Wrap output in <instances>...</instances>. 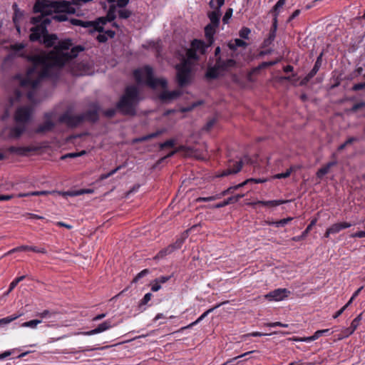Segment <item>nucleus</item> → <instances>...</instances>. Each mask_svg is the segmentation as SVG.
Segmentation results:
<instances>
[{"mask_svg": "<svg viewBox=\"0 0 365 365\" xmlns=\"http://www.w3.org/2000/svg\"><path fill=\"white\" fill-rule=\"evenodd\" d=\"M25 48L23 43L11 44L9 48L15 53L9 54L6 60L12 58L17 55L26 58L32 63L26 73V76L21 81L22 87L36 88L44 78H51L55 75V70L63 68L67 63L77 58L79 53L84 51L86 48L82 45H73L71 38L60 40L54 51L40 54L26 55L21 52Z\"/></svg>", "mask_w": 365, "mask_h": 365, "instance_id": "f257e3e1", "label": "nucleus"}, {"mask_svg": "<svg viewBox=\"0 0 365 365\" xmlns=\"http://www.w3.org/2000/svg\"><path fill=\"white\" fill-rule=\"evenodd\" d=\"M53 11L55 12L75 14V9L65 0H36L33 7V11L34 13H40L41 15L33 16L31 19L30 22L34 26L30 29L31 33L29 35V40L31 42L38 41L42 43L46 48L54 46V50L58 36L56 34L48 33L47 26L51 23V19L45 16L50 14Z\"/></svg>", "mask_w": 365, "mask_h": 365, "instance_id": "f03ea898", "label": "nucleus"}, {"mask_svg": "<svg viewBox=\"0 0 365 365\" xmlns=\"http://www.w3.org/2000/svg\"><path fill=\"white\" fill-rule=\"evenodd\" d=\"M141 100L138 87L130 85L125 88L123 95L116 103L115 108L123 115L135 116L137 114V107Z\"/></svg>", "mask_w": 365, "mask_h": 365, "instance_id": "7ed1b4c3", "label": "nucleus"}, {"mask_svg": "<svg viewBox=\"0 0 365 365\" xmlns=\"http://www.w3.org/2000/svg\"><path fill=\"white\" fill-rule=\"evenodd\" d=\"M175 69L177 71L176 81L178 86L182 88L190 84L192 79V70L188 60L183 58L180 63L175 66Z\"/></svg>", "mask_w": 365, "mask_h": 365, "instance_id": "20e7f679", "label": "nucleus"}, {"mask_svg": "<svg viewBox=\"0 0 365 365\" xmlns=\"http://www.w3.org/2000/svg\"><path fill=\"white\" fill-rule=\"evenodd\" d=\"M70 21L73 26H79L88 29V31L90 33H93V31H98L100 33L104 32L103 25L107 22H109L108 20H107L106 16L100 17L93 21L71 18Z\"/></svg>", "mask_w": 365, "mask_h": 365, "instance_id": "39448f33", "label": "nucleus"}, {"mask_svg": "<svg viewBox=\"0 0 365 365\" xmlns=\"http://www.w3.org/2000/svg\"><path fill=\"white\" fill-rule=\"evenodd\" d=\"M143 71L146 76V84L152 88H155L158 86H161L165 88L168 86V82L165 79L156 78L153 76V70L150 66H145L143 68Z\"/></svg>", "mask_w": 365, "mask_h": 365, "instance_id": "423d86ee", "label": "nucleus"}, {"mask_svg": "<svg viewBox=\"0 0 365 365\" xmlns=\"http://www.w3.org/2000/svg\"><path fill=\"white\" fill-rule=\"evenodd\" d=\"M32 113L33 108L31 106H21L16 110L14 120L19 124L25 125L30 120Z\"/></svg>", "mask_w": 365, "mask_h": 365, "instance_id": "0eeeda50", "label": "nucleus"}, {"mask_svg": "<svg viewBox=\"0 0 365 365\" xmlns=\"http://www.w3.org/2000/svg\"><path fill=\"white\" fill-rule=\"evenodd\" d=\"M90 110L81 114L82 117V123L87 121L91 123H96L99 120L98 112L100 111V106L98 103H92L90 104Z\"/></svg>", "mask_w": 365, "mask_h": 365, "instance_id": "6e6552de", "label": "nucleus"}, {"mask_svg": "<svg viewBox=\"0 0 365 365\" xmlns=\"http://www.w3.org/2000/svg\"><path fill=\"white\" fill-rule=\"evenodd\" d=\"M58 122L66 124L68 128H76L82 123L81 114L73 115L68 112H65L58 118Z\"/></svg>", "mask_w": 365, "mask_h": 365, "instance_id": "1a4fd4ad", "label": "nucleus"}, {"mask_svg": "<svg viewBox=\"0 0 365 365\" xmlns=\"http://www.w3.org/2000/svg\"><path fill=\"white\" fill-rule=\"evenodd\" d=\"M351 225V223L347 222H337L333 224L331 226L327 229L324 237L328 238L330 236V235L339 233L341 230L349 228Z\"/></svg>", "mask_w": 365, "mask_h": 365, "instance_id": "9d476101", "label": "nucleus"}, {"mask_svg": "<svg viewBox=\"0 0 365 365\" xmlns=\"http://www.w3.org/2000/svg\"><path fill=\"white\" fill-rule=\"evenodd\" d=\"M40 147L38 146H26V147H16L10 146L7 148V151L10 153H16L21 156L26 155L29 152L38 151Z\"/></svg>", "mask_w": 365, "mask_h": 365, "instance_id": "9b49d317", "label": "nucleus"}, {"mask_svg": "<svg viewBox=\"0 0 365 365\" xmlns=\"http://www.w3.org/2000/svg\"><path fill=\"white\" fill-rule=\"evenodd\" d=\"M332 333H333V331H331L330 329H321V330H317V331H315L314 334L311 336L303 337V338L294 337V338H293V340L295 341L309 342V341H314L323 335L329 336Z\"/></svg>", "mask_w": 365, "mask_h": 365, "instance_id": "f8f14e48", "label": "nucleus"}, {"mask_svg": "<svg viewBox=\"0 0 365 365\" xmlns=\"http://www.w3.org/2000/svg\"><path fill=\"white\" fill-rule=\"evenodd\" d=\"M113 325L111 324L110 320H106L103 322V323L100 324L96 329L88 331H83L81 332V334L85 335V336H91L96 334H99L101 332H103L110 328H112Z\"/></svg>", "mask_w": 365, "mask_h": 365, "instance_id": "ddd939ff", "label": "nucleus"}, {"mask_svg": "<svg viewBox=\"0 0 365 365\" xmlns=\"http://www.w3.org/2000/svg\"><path fill=\"white\" fill-rule=\"evenodd\" d=\"M291 200H268V201H263V200H257L256 202H252L247 203L248 205L255 207L257 205H262L263 206L272 207H277L280 205L286 204Z\"/></svg>", "mask_w": 365, "mask_h": 365, "instance_id": "4468645a", "label": "nucleus"}, {"mask_svg": "<svg viewBox=\"0 0 365 365\" xmlns=\"http://www.w3.org/2000/svg\"><path fill=\"white\" fill-rule=\"evenodd\" d=\"M181 94L182 92L178 90L173 91H164L160 93L159 99L163 103H168L173 100L177 99Z\"/></svg>", "mask_w": 365, "mask_h": 365, "instance_id": "2eb2a0df", "label": "nucleus"}, {"mask_svg": "<svg viewBox=\"0 0 365 365\" xmlns=\"http://www.w3.org/2000/svg\"><path fill=\"white\" fill-rule=\"evenodd\" d=\"M26 131V125L19 124L10 128L8 139H19Z\"/></svg>", "mask_w": 365, "mask_h": 365, "instance_id": "dca6fc26", "label": "nucleus"}, {"mask_svg": "<svg viewBox=\"0 0 365 365\" xmlns=\"http://www.w3.org/2000/svg\"><path fill=\"white\" fill-rule=\"evenodd\" d=\"M289 293V291H288L287 289H277L272 292H270L268 294L266 295V297L270 299L279 301L287 297Z\"/></svg>", "mask_w": 365, "mask_h": 365, "instance_id": "f3484780", "label": "nucleus"}, {"mask_svg": "<svg viewBox=\"0 0 365 365\" xmlns=\"http://www.w3.org/2000/svg\"><path fill=\"white\" fill-rule=\"evenodd\" d=\"M215 63L221 71H227L236 66V61L232 58L223 60L220 56L216 58Z\"/></svg>", "mask_w": 365, "mask_h": 365, "instance_id": "a211bd4d", "label": "nucleus"}, {"mask_svg": "<svg viewBox=\"0 0 365 365\" xmlns=\"http://www.w3.org/2000/svg\"><path fill=\"white\" fill-rule=\"evenodd\" d=\"M20 251H32L34 252L43 253V254L46 253V250L44 248H38L37 247L22 245V246H19L16 248H14L11 250L9 251L6 254V255H10V254L16 252H20Z\"/></svg>", "mask_w": 365, "mask_h": 365, "instance_id": "6ab92c4d", "label": "nucleus"}, {"mask_svg": "<svg viewBox=\"0 0 365 365\" xmlns=\"http://www.w3.org/2000/svg\"><path fill=\"white\" fill-rule=\"evenodd\" d=\"M67 14H72L68 12H55L53 11L50 14L46 15V16L51 19V21L54 20L58 22L68 21L71 24H72L70 21L71 19H68Z\"/></svg>", "mask_w": 365, "mask_h": 365, "instance_id": "aec40b11", "label": "nucleus"}, {"mask_svg": "<svg viewBox=\"0 0 365 365\" xmlns=\"http://www.w3.org/2000/svg\"><path fill=\"white\" fill-rule=\"evenodd\" d=\"M245 196V194H237L236 195L231 196L224 201L217 203L214 205L215 208H221L230 204L237 202L242 197Z\"/></svg>", "mask_w": 365, "mask_h": 365, "instance_id": "412c9836", "label": "nucleus"}, {"mask_svg": "<svg viewBox=\"0 0 365 365\" xmlns=\"http://www.w3.org/2000/svg\"><path fill=\"white\" fill-rule=\"evenodd\" d=\"M55 125V123L52 120H45L43 123L39 125L35 129V133L41 134L50 132L54 128Z\"/></svg>", "mask_w": 365, "mask_h": 365, "instance_id": "4be33fe9", "label": "nucleus"}, {"mask_svg": "<svg viewBox=\"0 0 365 365\" xmlns=\"http://www.w3.org/2000/svg\"><path fill=\"white\" fill-rule=\"evenodd\" d=\"M243 163L242 160L235 162L234 164L233 168H227L225 170H223L220 175H218V177H225L231 174H236L238 172H240L242 168Z\"/></svg>", "mask_w": 365, "mask_h": 365, "instance_id": "5701e85b", "label": "nucleus"}, {"mask_svg": "<svg viewBox=\"0 0 365 365\" xmlns=\"http://www.w3.org/2000/svg\"><path fill=\"white\" fill-rule=\"evenodd\" d=\"M210 46V43H208V45H206L203 41L198 39H194L191 42V47L196 51H199L201 54H205L206 52V49Z\"/></svg>", "mask_w": 365, "mask_h": 365, "instance_id": "b1692460", "label": "nucleus"}, {"mask_svg": "<svg viewBox=\"0 0 365 365\" xmlns=\"http://www.w3.org/2000/svg\"><path fill=\"white\" fill-rule=\"evenodd\" d=\"M221 16V11L219 8H217L215 10L210 12L208 14V18L210 21V24L214 26L218 27L220 24V19Z\"/></svg>", "mask_w": 365, "mask_h": 365, "instance_id": "393cba45", "label": "nucleus"}, {"mask_svg": "<svg viewBox=\"0 0 365 365\" xmlns=\"http://www.w3.org/2000/svg\"><path fill=\"white\" fill-rule=\"evenodd\" d=\"M336 164L337 161L333 160L329 162L324 166L319 168L316 173L317 178L322 179V178L329 172L330 168H332L333 166H335Z\"/></svg>", "mask_w": 365, "mask_h": 365, "instance_id": "a878e982", "label": "nucleus"}, {"mask_svg": "<svg viewBox=\"0 0 365 365\" xmlns=\"http://www.w3.org/2000/svg\"><path fill=\"white\" fill-rule=\"evenodd\" d=\"M220 68L217 66V63L213 66H209L205 73V78L209 80L216 79L219 77L220 73Z\"/></svg>", "mask_w": 365, "mask_h": 365, "instance_id": "bb28decb", "label": "nucleus"}, {"mask_svg": "<svg viewBox=\"0 0 365 365\" xmlns=\"http://www.w3.org/2000/svg\"><path fill=\"white\" fill-rule=\"evenodd\" d=\"M225 302H223V304ZM222 304V303L217 304L214 307L207 309L197 320H195V322H192L189 325L183 327L182 329H189V328L192 327L194 325H195V324H198L200 322H201L204 318H205L210 313L212 312L215 309L220 307Z\"/></svg>", "mask_w": 365, "mask_h": 365, "instance_id": "cd10ccee", "label": "nucleus"}, {"mask_svg": "<svg viewBox=\"0 0 365 365\" xmlns=\"http://www.w3.org/2000/svg\"><path fill=\"white\" fill-rule=\"evenodd\" d=\"M216 28V26H214L212 24H208L205 28V36L208 41V43H210V45H211L214 41L213 36L215 33Z\"/></svg>", "mask_w": 365, "mask_h": 365, "instance_id": "c85d7f7f", "label": "nucleus"}, {"mask_svg": "<svg viewBox=\"0 0 365 365\" xmlns=\"http://www.w3.org/2000/svg\"><path fill=\"white\" fill-rule=\"evenodd\" d=\"M162 133H163L162 130H157L156 132H154V133H150V134L141 136L140 138H135V139L133 140V142L134 143H141V142L147 141V140H149L150 139L157 138L158 136H159Z\"/></svg>", "mask_w": 365, "mask_h": 365, "instance_id": "c756f323", "label": "nucleus"}, {"mask_svg": "<svg viewBox=\"0 0 365 365\" xmlns=\"http://www.w3.org/2000/svg\"><path fill=\"white\" fill-rule=\"evenodd\" d=\"M277 29V14H275L274 17L273 19L272 25L269 30V36L267 37L272 41H274V40L276 37Z\"/></svg>", "mask_w": 365, "mask_h": 365, "instance_id": "7c9ffc66", "label": "nucleus"}, {"mask_svg": "<svg viewBox=\"0 0 365 365\" xmlns=\"http://www.w3.org/2000/svg\"><path fill=\"white\" fill-rule=\"evenodd\" d=\"M245 185V182L240 183L235 186H231L228 187L227 190H225L222 192L217 194V196H219V199H220L222 197L225 196L227 195L232 193L235 190H238L239 188L243 187Z\"/></svg>", "mask_w": 365, "mask_h": 365, "instance_id": "2f4dec72", "label": "nucleus"}, {"mask_svg": "<svg viewBox=\"0 0 365 365\" xmlns=\"http://www.w3.org/2000/svg\"><path fill=\"white\" fill-rule=\"evenodd\" d=\"M322 56H323V52H322L319 56L317 58V60L315 61V63L312 68V69L309 71L311 73V75L313 74L315 76L317 72L319 71L320 67L322 66Z\"/></svg>", "mask_w": 365, "mask_h": 365, "instance_id": "473e14b6", "label": "nucleus"}, {"mask_svg": "<svg viewBox=\"0 0 365 365\" xmlns=\"http://www.w3.org/2000/svg\"><path fill=\"white\" fill-rule=\"evenodd\" d=\"M186 56L187 58L185 60H188V63L190 65V61L194 60L197 61L199 59V56L197 54V51L193 49L192 47L190 48H187L186 51Z\"/></svg>", "mask_w": 365, "mask_h": 365, "instance_id": "72a5a7b5", "label": "nucleus"}, {"mask_svg": "<svg viewBox=\"0 0 365 365\" xmlns=\"http://www.w3.org/2000/svg\"><path fill=\"white\" fill-rule=\"evenodd\" d=\"M26 278V275H22L21 277H16L14 280H13L9 284V288L8 291L4 294V295H8L16 286L17 284L23 281Z\"/></svg>", "mask_w": 365, "mask_h": 365, "instance_id": "f704fd0d", "label": "nucleus"}, {"mask_svg": "<svg viewBox=\"0 0 365 365\" xmlns=\"http://www.w3.org/2000/svg\"><path fill=\"white\" fill-rule=\"evenodd\" d=\"M115 11L116 6L114 4L110 5L106 16L108 21H113L116 18Z\"/></svg>", "mask_w": 365, "mask_h": 365, "instance_id": "c9c22d12", "label": "nucleus"}, {"mask_svg": "<svg viewBox=\"0 0 365 365\" xmlns=\"http://www.w3.org/2000/svg\"><path fill=\"white\" fill-rule=\"evenodd\" d=\"M21 316V314H13L5 318L0 319V327L11 323Z\"/></svg>", "mask_w": 365, "mask_h": 365, "instance_id": "e433bc0d", "label": "nucleus"}, {"mask_svg": "<svg viewBox=\"0 0 365 365\" xmlns=\"http://www.w3.org/2000/svg\"><path fill=\"white\" fill-rule=\"evenodd\" d=\"M24 16L23 11H21L20 9H16L14 11V16H13V21L16 27V29L20 31L19 26H17V21L18 19L21 18Z\"/></svg>", "mask_w": 365, "mask_h": 365, "instance_id": "4c0bfd02", "label": "nucleus"}, {"mask_svg": "<svg viewBox=\"0 0 365 365\" xmlns=\"http://www.w3.org/2000/svg\"><path fill=\"white\" fill-rule=\"evenodd\" d=\"M41 323V320L39 319H33L29 322H26L21 324V327H30L32 329H35L36 326Z\"/></svg>", "mask_w": 365, "mask_h": 365, "instance_id": "58836bf2", "label": "nucleus"}, {"mask_svg": "<svg viewBox=\"0 0 365 365\" xmlns=\"http://www.w3.org/2000/svg\"><path fill=\"white\" fill-rule=\"evenodd\" d=\"M358 140L357 138L355 137H350L343 144L340 145L338 147V150L341 151L343 150L347 145H351L354 142H356Z\"/></svg>", "mask_w": 365, "mask_h": 365, "instance_id": "ea45409f", "label": "nucleus"}, {"mask_svg": "<svg viewBox=\"0 0 365 365\" xmlns=\"http://www.w3.org/2000/svg\"><path fill=\"white\" fill-rule=\"evenodd\" d=\"M173 252V248L168 246L167 248L160 250L155 256V258H158V259L163 258L165 256H166L167 255L170 254Z\"/></svg>", "mask_w": 365, "mask_h": 365, "instance_id": "a19ab883", "label": "nucleus"}, {"mask_svg": "<svg viewBox=\"0 0 365 365\" xmlns=\"http://www.w3.org/2000/svg\"><path fill=\"white\" fill-rule=\"evenodd\" d=\"M251 33L250 29L247 27H242L239 31V36L243 39H248L249 35Z\"/></svg>", "mask_w": 365, "mask_h": 365, "instance_id": "79ce46f5", "label": "nucleus"}, {"mask_svg": "<svg viewBox=\"0 0 365 365\" xmlns=\"http://www.w3.org/2000/svg\"><path fill=\"white\" fill-rule=\"evenodd\" d=\"M132 15V12L128 9H120L118 11V16L120 19H127Z\"/></svg>", "mask_w": 365, "mask_h": 365, "instance_id": "37998d69", "label": "nucleus"}, {"mask_svg": "<svg viewBox=\"0 0 365 365\" xmlns=\"http://www.w3.org/2000/svg\"><path fill=\"white\" fill-rule=\"evenodd\" d=\"M150 273V270L148 269H145L143 270H142L140 272H139L135 277L134 279H133L132 282L133 283H136L138 282L140 279H141L142 277L146 276L147 274H148Z\"/></svg>", "mask_w": 365, "mask_h": 365, "instance_id": "c03bdc74", "label": "nucleus"}, {"mask_svg": "<svg viewBox=\"0 0 365 365\" xmlns=\"http://www.w3.org/2000/svg\"><path fill=\"white\" fill-rule=\"evenodd\" d=\"M286 2V0H279L276 4L273 6L272 11L274 13V16L275 14H279V10L282 8Z\"/></svg>", "mask_w": 365, "mask_h": 365, "instance_id": "a18cd8bd", "label": "nucleus"}, {"mask_svg": "<svg viewBox=\"0 0 365 365\" xmlns=\"http://www.w3.org/2000/svg\"><path fill=\"white\" fill-rule=\"evenodd\" d=\"M292 219H293L292 217H287V218H284V219H282V220L276 221V222H273L272 223H274L276 227H284L286 225H287L289 222H291L292 220Z\"/></svg>", "mask_w": 365, "mask_h": 365, "instance_id": "49530a36", "label": "nucleus"}, {"mask_svg": "<svg viewBox=\"0 0 365 365\" xmlns=\"http://www.w3.org/2000/svg\"><path fill=\"white\" fill-rule=\"evenodd\" d=\"M219 200V196H217V195L210 196V197H200L196 199V202H210V201H214V200Z\"/></svg>", "mask_w": 365, "mask_h": 365, "instance_id": "de8ad7c7", "label": "nucleus"}, {"mask_svg": "<svg viewBox=\"0 0 365 365\" xmlns=\"http://www.w3.org/2000/svg\"><path fill=\"white\" fill-rule=\"evenodd\" d=\"M364 108H365V102L361 101V102H359V103H355L354 105H353V106L349 109V111L351 113H356L359 110H361Z\"/></svg>", "mask_w": 365, "mask_h": 365, "instance_id": "09e8293b", "label": "nucleus"}, {"mask_svg": "<svg viewBox=\"0 0 365 365\" xmlns=\"http://www.w3.org/2000/svg\"><path fill=\"white\" fill-rule=\"evenodd\" d=\"M233 13V9L231 8H229L227 9L223 18H222V22L223 24H228L229 20L231 19Z\"/></svg>", "mask_w": 365, "mask_h": 365, "instance_id": "8fccbe9b", "label": "nucleus"}, {"mask_svg": "<svg viewBox=\"0 0 365 365\" xmlns=\"http://www.w3.org/2000/svg\"><path fill=\"white\" fill-rule=\"evenodd\" d=\"M92 1L93 0H71V1H66L68 2L70 4L71 6L76 10V9L73 6V5L80 6L86 3Z\"/></svg>", "mask_w": 365, "mask_h": 365, "instance_id": "3c124183", "label": "nucleus"}, {"mask_svg": "<svg viewBox=\"0 0 365 365\" xmlns=\"http://www.w3.org/2000/svg\"><path fill=\"white\" fill-rule=\"evenodd\" d=\"M361 320V314H359L354 320L351 322L350 327H351V330H356L359 325L360 321Z\"/></svg>", "mask_w": 365, "mask_h": 365, "instance_id": "603ef678", "label": "nucleus"}, {"mask_svg": "<svg viewBox=\"0 0 365 365\" xmlns=\"http://www.w3.org/2000/svg\"><path fill=\"white\" fill-rule=\"evenodd\" d=\"M175 145V140L170 139L160 144V148L163 149L165 148H173Z\"/></svg>", "mask_w": 365, "mask_h": 365, "instance_id": "864d4df0", "label": "nucleus"}, {"mask_svg": "<svg viewBox=\"0 0 365 365\" xmlns=\"http://www.w3.org/2000/svg\"><path fill=\"white\" fill-rule=\"evenodd\" d=\"M292 172V168H290L289 169L287 170V171L284 173H278V174L275 175L274 178H276V179L287 178L290 175Z\"/></svg>", "mask_w": 365, "mask_h": 365, "instance_id": "5fc2aeb1", "label": "nucleus"}, {"mask_svg": "<svg viewBox=\"0 0 365 365\" xmlns=\"http://www.w3.org/2000/svg\"><path fill=\"white\" fill-rule=\"evenodd\" d=\"M56 314V312H51L49 310L46 309L41 313H38L36 314V316H38L41 318H47V317H50L51 316L55 315Z\"/></svg>", "mask_w": 365, "mask_h": 365, "instance_id": "6e6d98bb", "label": "nucleus"}, {"mask_svg": "<svg viewBox=\"0 0 365 365\" xmlns=\"http://www.w3.org/2000/svg\"><path fill=\"white\" fill-rule=\"evenodd\" d=\"M255 352H258L257 351H247L246 353H244L243 354H241L240 356H237L236 357H234L230 360H228L227 362H225V364H223L222 365H228L230 363H231L232 361L236 360L237 359H240V358H242V357H244L245 356H247L249 354H253V353H255Z\"/></svg>", "mask_w": 365, "mask_h": 365, "instance_id": "4d7b16f0", "label": "nucleus"}, {"mask_svg": "<svg viewBox=\"0 0 365 365\" xmlns=\"http://www.w3.org/2000/svg\"><path fill=\"white\" fill-rule=\"evenodd\" d=\"M317 223V219H313L309 225L307 227V228L302 232L303 235L307 237L309 232L312 229L313 226H314Z\"/></svg>", "mask_w": 365, "mask_h": 365, "instance_id": "13d9d810", "label": "nucleus"}, {"mask_svg": "<svg viewBox=\"0 0 365 365\" xmlns=\"http://www.w3.org/2000/svg\"><path fill=\"white\" fill-rule=\"evenodd\" d=\"M152 296L153 295L151 293L145 294L143 298L140 300L139 306L141 307L143 305L147 304V303L151 299Z\"/></svg>", "mask_w": 365, "mask_h": 365, "instance_id": "bf43d9fd", "label": "nucleus"}, {"mask_svg": "<svg viewBox=\"0 0 365 365\" xmlns=\"http://www.w3.org/2000/svg\"><path fill=\"white\" fill-rule=\"evenodd\" d=\"M184 242V238L178 239L173 245H170V247L173 248V251L175 250L180 249L182 245Z\"/></svg>", "mask_w": 365, "mask_h": 365, "instance_id": "052dcab7", "label": "nucleus"}, {"mask_svg": "<svg viewBox=\"0 0 365 365\" xmlns=\"http://www.w3.org/2000/svg\"><path fill=\"white\" fill-rule=\"evenodd\" d=\"M116 113V110L115 108H109L103 111V115L108 118H113Z\"/></svg>", "mask_w": 365, "mask_h": 365, "instance_id": "680f3d73", "label": "nucleus"}, {"mask_svg": "<svg viewBox=\"0 0 365 365\" xmlns=\"http://www.w3.org/2000/svg\"><path fill=\"white\" fill-rule=\"evenodd\" d=\"M313 74L311 75V73H309L300 81L299 85L302 86H306L309 81L314 77Z\"/></svg>", "mask_w": 365, "mask_h": 365, "instance_id": "e2e57ef3", "label": "nucleus"}, {"mask_svg": "<svg viewBox=\"0 0 365 365\" xmlns=\"http://www.w3.org/2000/svg\"><path fill=\"white\" fill-rule=\"evenodd\" d=\"M171 277H172V275H170V276H161V277H159L156 278L154 280V282H157L160 284H164V283L167 282L168 281H169Z\"/></svg>", "mask_w": 365, "mask_h": 365, "instance_id": "0e129e2a", "label": "nucleus"}, {"mask_svg": "<svg viewBox=\"0 0 365 365\" xmlns=\"http://www.w3.org/2000/svg\"><path fill=\"white\" fill-rule=\"evenodd\" d=\"M14 95H15L14 98H10V103H11V104H13L14 101H19V100H20V98H21V96H22V93H21V92L19 90H18V89L15 90V91H14Z\"/></svg>", "mask_w": 365, "mask_h": 365, "instance_id": "69168bd1", "label": "nucleus"}, {"mask_svg": "<svg viewBox=\"0 0 365 365\" xmlns=\"http://www.w3.org/2000/svg\"><path fill=\"white\" fill-rule=\"evenodd\" d=\"M235 46H237V48L238 47L245 48L247 46V43L245 41H244L243 40L240 39V38H235Z\"/></svg>", "mask_w": 365, "mask_h": 365, "instance_id": "338daca9", "label": "nucleus"}, {"mask_svg": "<svg viewBox=\"0 0 365 365\" xmlns=\"http://www.w3.org/2000/svg\"><path fill=\"white\" fill-rule=\"evenodd\" d=\"M365 88V82L356 83L353 86L352 90L354 91H360Z\"/></svg>", "mask_w": 365, "mask_h": 365, "instance_id": "774afa93", "label": "nucleus"}]
</instances>
